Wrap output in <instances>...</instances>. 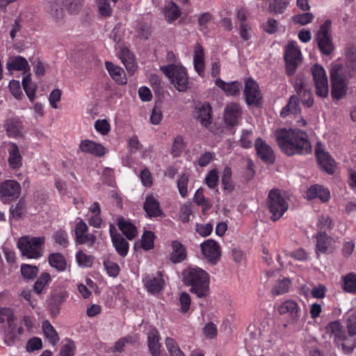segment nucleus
<instances>
[{
    "label": "nucleus",
    "mask_w": 356,
    "mask_h": 356,
    "mask_svg": "<svg viewBox=\"0 0 356 356\" xmlns=\"http://www.w3.org/2000/svg\"><path fill=\"white\" fill-rule=\"evenodd\" d=\"M316 154L318 163L321 168L328 174H333L334 172L335 162L331 156L321 149L319 145L316 146Z\"/></svg>",
    "instance_id": "nucleus-19"
},
{
    "label": "nucleus",
    "mask_w": 356,
    "mask_h": 356,
    "mask_svg": "<svg viewBox=\"0 0 356 356\" xmlns=\"http://www.w3.org/2000/svg\"><path fill=\"white\" fill-rule=\"evenodd\" d=\"M342 65L333 63L330 70L332 83L331 95L333 99H340L344 97L348 90L347 79L341 74Z\"/></svg>",
    "instance_id": "nucleus-6"
},
{
    "label": "nucleus",
    "mask_w": 356,
    "mask_h": 356,
    "mask_svg": "<svg viewBox=\"0 0 356 356\" xmlns=\"http://www.w3.org/2000/svg\"><path fill=\"white\" fill-rule=\"evenodd\" d=\"M6 126L7 134L9 137L17 138L23 136L24 126L23 122L20 119L17 118L8 119Z\"/></svg>",
    "instance_id": "nucleus-26"
},
{
    "label": "nucleus",
    "mask_w": 356,
    "mask_h": 356,
    "mask_svg": "<svg viewBox=\"0 0 356 356\" xmlns=\"http://www.w3.org/2000/svg\"><path fill=\"white\" fill-rule=\"evenodd\" d=\"M50 266L58 271H63L66 268V261L60 253H53L49 257Z\"/></svg>",
    "instance_id": "nucleus-43"
},
{
    "label": "nucleus",
    "mask_w": 356,
    "mask_h": 356,
    "mask_svg": "<svg viewBox=\"0 0 356 356\" xmlns=\"http://www.w3.org/2000/svg\"><path fill=\"white\" fill-rule=\"evenodd\" d=\"M254 148L257 156L266 163H273L275 155L271 146L261 138H257L254 142Z\"/></svg>",
    "instance_id": "nucleus-13"
},
{
    "label": "nucleus",
    "mask_w": 356,
    "mask_h": 356,
    "mask_svg": "<svg viewBox=\"0 0 356 356\" xmlns=\"http://www.w3.org/2000/svg\"><path fill=\"white\" fill-rule=\"evenodd\" d=\"M79 148L83 152L96 156H102L106 154V148L103 145L90 140H83L79 145Z\"/></svg>",
    "instance_id": "nucleus-22"
},
{
    "label": "nucleus",
    "mask_w": 356,
    "mask_h": 356,
    "mask_svg": "<svg viewBox=\"0 0 356 356\" xmlns=\"http://www.w3.org/2000/svg\"><path fill=\"white\" fill-rule=\"evenodd\" d=\"M312 73L316 87V94L321 97H326L329 92L328 80L324 68L320 65L312 67Z\"/></svg>",
    "instance_id": "nucleus-10"
},
{
    "label": "nucleus",
    "mask_w": 356,
    "mask_h": 356,
    "mask_svg": "<svg viewBox=\"0 0 356 356\" xmlns=\"http://www.w3.org/2000/svg\"><path fill=\"white\" fill-rule=\"evenodd\" d=\"M193 200L197 204L202 206L204 211L208 210L211 207L212 204L211 202L209 199L204 197L202 189L201 188L196 191Z\"/></svg>",
    "instance_id": "nucleus-48"
},
{
    "label": "nucleus",
    "mask_w": 356,
    "mask_h": 356,
    "mask_svg": "<svg viewBox=\"0 0 356 356\" xmlns=\"http://www.w3.org/2000/svg\"><path fill=\"white\" fill-rule=\"evenodd\" d=\"M301 51L296 42H290L285 49V61L286 71L289 74H293L300 61Z\"/></svg>",
    "instance_id": "nucleus-11"
},
{
    "label": "nucleus",
    "mask_w": 356,
    "mask_h": 356,
    "mask_svg": "<svg viewBox=\"0 0 356 356\" xmlns=\"http://www.w3.org/2000/svg\"><path fill=\"white\" fill-rule=\"evenodd\" d=\"M193 65L195 71L199 75H202L204 71V54L203 47L200 44L195 46Z\"/></svg>",
    "instance_id": "nucleus-32"
},
{
    "label": "nucleus",
    "mask_w": 356,
    "mask_h": 356,
    "mask_svg": "<svg viewBox=\"0 0 356 356\" xmlns=\"http://www.w3.org/2000/svg\"><path fill=\"white\" fill-rule=\"evenodd\" d=\"M306 195L309 200L318 198L323 202H327L330 197V191L318 184L312 186L308 188Z\"/></svg>",
    "instance_id": "nucleus-25"
},
{
    "label": "nucleus",
    "mask_w": 356,
    "mask_h": 356,
    "mask_svg": "<svg viewBox=\"0 0 356 356\" xmlns=\"http://www.w3.org/2000/svg\"><path fill=\"white\" fill-rule=\"evenodd\" d=\"M22 86L27 97L30 101L33 102L35 97L37 86L33 82H32L30 74L24 76L22 79Z\"/></svg>",
    "instance_id": "nucleus-45"
},
{
    "label": "nucleus",
    "mask_w": 356,
    "mask_h": 356,
    "mask_svg": "<svg viewBox=\"0 0 356 356\" xmlns=\"http://www.w3.org/2000/svg\"><path fill=\"white\" fill-rule=\"evenodd\" d=\"M42 327L45 337L52 345H55L59 340L56 330L48 321H44Z\"/></svg>",
    "instance_id": "nucleus-42"
},
{
    "label": "nucleus",
    "mask_w": 356,
    "mask_h": 356,
    "mask_svg": "<svg viewBox=\"0 0 356 356\" xmlns=\"http://www.w3.org/2000/svg\"><path fill=\"white\" fill-rule=\"evenodd\" d=\"M232 171L229 167H225L223 169L221 176V183L224 191L230 193L234 189V183L232 179Z\"/></svg>",
    "instance_id": "nucleus-40"
},
{
    "label": "nucleus",
    "mask_w": 356,
    "mask_h": 356,
    "mask_svg": "<svg viewBox=\"0 0 356 356\" xmlns=\"http://www.w3.org/2000/svg\"><path fill=\"white\" fill-rule=\"evenodd\" d=\"M266 206L271 214L270 220L277 221L283 216L289 209V203L286 197L279 189H272L269 191Z\"/></svg>",
    "instance_id": "nucleus-3"
},
{
    "label": "nucleus",
    "mask_w": 356,
    "mask_h": 356,
    "mask_svg": "<svg viewBox=\"0 0 356 356\" xmlns=\"http://www.w3.org/2000/svg\"><path fill=\"white\" fill-rule=\"evenodd\" d=\"M172 252L170 253V260L173 263H179L186 257V252L184 247L177 241L172 242Z\"/></svg>",
    "instance_id": "nucleus-33"
},
{
    "label": "nucleus",
    "mask_w": 356,
    "mask_h": 356,
    "mask_svg": "<svg viewBox=\"0 0 356 356\" xmlns=\"http://www.w3.org/2000/svg\"><path fill=\"white\" fill-rule=\"evenodd\" d=\"M318 232H324L330 230L333 227L332 220L329 216H321L317 222Z\"/></svg>",
    "instance_id": "nucleus-49"
},
{
    "label": "nucleus",
    "mask_w": 356,
    "mask_h": 356,
    "mask_svg": "<svg viewBox=\"0 0 356 356\" xmlns=\"http://www.w3.org/2000/svg\"><path fill=\"white\" fill-rule=\"evenodd\" d=\"M244 95L248 104H258L262 98L257 83L252 79L246 81Z\"/></svg>",
    "instance_id": "nucleus-16"
},
{
    "label": "nucleus",
    "mask_w": 356,
    "mask_h": 356,
    "mask_svg": "<svg viewBox=\"0 0 356 356\" xmlns=\"http://www.w3.org/2000/svg\"><path fill=\"white\" fill-rule=\"evenodd\" d=\"M332 238L328 236L326 233L318 232L316 235V250L322 253L326 252L331 247Z\"/></svg>",
    "instance_id": "nucleus-39"
},
{
    "label": "nucleus",
    "mask_w": 356,
    "mask_h": 356,
    "mask_svg": "<svg viewBox=\"0 0 356 356\" xmlns=\"http://www.w3.org/2000/svg\"><path fill=\"white\" fill-rule=\"evenodd\" d=\"M201 251L205 259L212 264L220 260L221 249L220 245L212 239H208L200 245Z\"/></svg>",
    "instance_id": "nucleus-12"
},
{
    "label": "nucleus",
    "mask_w": 356,
    "mask_h": 356,
    "mask_svg": "<svg viewBox=\"0 0 356 356\" xmlns=\"http://www.w3.org/2000/svg\"><path fill=\"white\" fill-rule=\"evenodd\" d=\"M179 302L181 305V311L184 313L187 312L190 309L191 302L190 296L186 292L181 293L179 296Z\"/></svg>",
    "instance_id": "nucleus-62"
},
{
    "label": "nucleus",
    "mask_w": 356,
    "mask_h": 356,
    "mask_svg": "<svg viewBox=\"0 0 356 356\" xmlns=\"http://www.w3.org/2000/svg\"><path fill=\"white\" fill-rule=\"evenodd\" d=\"M44 237L24 236L17 242V248L23 257L27 259H38L42 256Z\"/></svg>",
    "instance_id": "nucleus-4"
},
{
    "label": "nucleus",
    "mask_w": 356,
    "mask_h": 356,
    "mask_svg": "<svg viewBox=\"0 0 356 356\" xmlns=\"http://www.w3.org/2000/svg\"><path fill=\"white\" fill-rule=\"evenodd\" d=\"M242 110L237 103L228 104L224 111V120L229 127L238 124L241 120Z\"/></svg>",
    "instance_id": "nucleus-15"
},
{
    "label": "nucleus",
    "mask_w": 356,
    "mask_h": 356,
    "mask_svg": "<svg viewBox=\"0 0 356 356\" xmlns=\"http://www.w3.org/2000/svg\"><path fill=\"white\" fill-rule=\"evenodd\" d=\"M163 13L168 22L172 23L180 16L181 11L174 2L169 1L164 7Z\"/></svg>",
    "instance_id": "nucleus-38"
},
{
    "label": "nucleus",
    "mask_w": 356,
    "mask_h": 356,
    "mask_svg": "<svg viewBox=\"0 0 356 356\" xmlns=\"http://www.w3.org/2000/svg\"><path fill=\"white\" fill-rule=\"evenodd\" d=\"M183 281L186 286H191V291L199 298L205 297L209 289V275L197 267H188L183 271Z\"/></svg>",
    "instance_id": "nucleus-2"
},
{
    "label": "nucleus",
    "mask_w": 356,
    "mask_h": 356,
    "mask_svg": "<svg viewBox=\"0 0 356 356\" xmlns=\"http://www.w3.org/2000/svg\"><path fill=\"white\" fill-rule=\"evenodd\" d=\"M276 143L287 156L308 154L312 145L307 134L298 128H280L274 132Z\"/></svg>",
    "instance_id": "nucleus-1"
},
{
    "label": "nucleus",
    "mask_w": 356,
    "mask_h": 356,
    "mask_svg": "<svg viewBox=\"0 0 356 356\" xmlns=\"http://www.w3.org/2000/svg\"><path fill=\"white\" fill-rule=\"evenodd\" d=\"M291 281L289 279L286 277L279 279L273 286L272 293L275 296L284 294L289 291Z\"/></svg>",
    "instance_id": "nucleus-46"
},
{
    "label": "nucleus",
    "mask_w": 356,
    "mask_h": 356,
    "mask_svg": "<svg viewBox=\"0 0 356 356\" xmlns=\"http://www.w3.org/2000/svg\"><path fill=\"white\" fill-rule=\"evenodd\" d=\"M154 234L151 231L144 232L140 242V246L145 250H149L154 247Z\"/></svg>",
    "instance_id": "nucleus-53"
},
{
    "label": "nucleus",
    "mask_w": 356,
    "mask_h": 356,
    "mask_svg": "<svg viewBox=\"0 0 356 356\" xmlns=\"http://www.w3.org/2000/svg\"><path fill=\"white\" fill-rule=\"evenodd\" d=\"M76 260L78 265L83 267H90L93 263V257L91 255L86 254L82 250L76 252Z\"/></svg>",
    "instance_id": "nucleus-51"
},
{
    "label": "nucleus",
    "mask_w": 356,
    "mask_h": 356,
    "mask_svg": "<svg viewBox=\"0 0 356 356\" xmlns=\"http://www.w3.org/2000/svg\"><path fill=\"white\" fill-rule=\"evenodd\" d=\"M7 68L9 71H23L24 73L30 70L26 59L20 56L10 58L7 63Z\"/></svg>",
    "instance_id": "nucleus-28"
},
{
    "label": "nucleus",
    "mask_w": 356,
    "mask_h": 356,
    "mask_svg": "<svg viewBox=\"0 0 356 356\" xmlns=\"http://www.w3.org/2000/svg\"><path fill=\"white\" fill-rule=\"evenodd\" d=\"M51 276L48 273H42L38 278L34 285V291L37 293H40L45 285L50 281Z\"/></svg>",
    "instance_id": "nucleus-55"
},
{
    "label": "nucleus",
    "mask_w": 356,
    "mask_h": 356,
    "mask_svg": "<svg viewBox=\"0 0 356 356\" xmlns=\"http://www.w3.org/2000/svg\"><path fill=\"white\" fill-rule=\"evenodd\" d=\"M300 113V107L298 103V99L295 95L290 97L288 104L280 111V115L286 118L289 115H297Z\"/></svg>",
    "instance_id": "nucleus-35"
},
{
    "label": "nucleus",
    "mask_w": 356,
    "mask_h": 356,
    "mask_svg": "<svg viewBox=\"0 0 356 356\" xmlns=\"http://www.w3.org/2000/svg\"><path fill=\"white\" fill-rule=\"evenodd\" d=\"M325 330L326 333L330 334V337L333 338L337 344H339V343L344 341L348 339L343 326L338 321L328 323L325 327Z\"/></svg>",
    "instance_id": "nucleus-20"
},
{
    "label": "nucleus",
    "mask_w": 356,
    "mask_h": 356,
    "mask_svg": "<svg viewBox=\"0 0 356 356\" xmlns=\"http://www.w3.org/2000/svg\"><path fill=\"white\" fill-rule=\"evenodd\" d=\"M296 90L301 99L302 103L307 107H311L314 104V100L311 91L307 85L304 83H301L300 85L297 83Z\"/></svg>",
    "instance_id": "nucleus-34"
},
{
    "label": "nucleus",
    "mask_w": 356,
    "mask_h": 356,
    "mask_svg": "<svg viewBox=\"0 0 356 356\" xmlns=\"http://www.w3.org/2000/svg\"><path fill=\"white\" fill-rule=\"evenodd\" d=\"M189 176L187 174H183L177 181V188L179 194L182 197H186L188 194V184Z\"/></svg>",
    "instance_id": "nucleus-56"
},
{
    "label": "nucleus",
    "mask_w": 356,
    "mask_h": 356,
    "mask_svg": "<svg viewBox=\"0 0 356 356\" xmlns=\"http://www.w3.org/2000/svg\"><path fill=\"white\" fill-rule=\"evenodd\" d=\"M211 108L209 104L204 103L197 108L195 116L197 120L204 127L211 124Z\"/></svg>",
    "instance_id": "nucleus-29"
},
{
    "label": "nucleus",
    "mask_w": 356,
    "mask_h": 356,
    "mask_svg": "<svg viewBox=\"0 0 356 356\" xmlns=\"http://www.w3.org/2000/svg\"><path fill=\"white\" fill-rule=\"evenodd\" d=\"M26 209V202L24 199H20L19 202L13 205L10 211L12 216L15 218H20L22 217Z\"/></svg>",
    "instance_id": "nucleus-52"
},
{
    "label": "nucleus",
    "mask_w": 356,
    "mask_h": 356,
    "mask_svg": "<svg viewBox=\"0 0 356 356\" xmlns=\"http://www.w3.org/2000/svg\"><path fill=\"white\" fill-rule=\"evenodd\" d=\"M185 148L184 139L181 136H177L175 138L172 147V153L175 156H179Z\"/></svg>",
    "instance_id": "nucleus-58"
},
{
    "label": "nucleus",
    "mask_w": 356,
    "mask_h": 356,
    "mask_svg": "<svg viewBox=\"0 0 356 356\" xmlns=\"http://www.w3.org/2000/svg\"><path fill=\"white\" fill-rule=\"evenodd\" d=\"M117 54L124 65L129 73L133 74L137 70V65L134 55L129 49L121 44H118L116 47Z\"/></svg>",
    "instance_id": "nucleus-17"
},
{
    "label": "nucleus",
    "mask_w": 356,
    "mask_h": 356,
    "mask_svg": "<svg viewBox=\"0 0 356 356\" xmlns=\"http://www.w3.org/2000/svg\"><path fill=\"white\" fill-rule=\"evenodd\" d=\"M60 0H47L45 5L47 12L57 22L64 17V11L60 6Z\"/></svg>",
    "instance_id": "nucleus-27"
},
{
    "label": "nucleus",
    "mask_w": 356,
    "mask_h": 356,
    "mask_svg": "<svg viewBox=\"0 0 356 356\" xmlns=\"http://www.w3.org/2000/svg\"><path fill=\"white\" fill-rule=\"evenodd\" d=\"M113 245L116 252L122 257L127 255L129 251V243L122 235L113 236Z\"/></svg>",
    "instance_id": "nucleus-37"
},
{
    "label": "nucleus",
    "mask_w": 356,
    "mask_h": 356,
    "mask_svg": "<svg viewBox=\"0 0 356 356\" xmlns=\"http://www.w3.org/2000/svg\"><path fill=\"white\" fill-rule=\"evenodd\" d=\"M314 19V15L310 13L296 15L293 17V22L301 25H306L310 23Z\"/></svg>",
    "instance_id": "nucleus-60"
},
{
    "label": "nucleus",
    "mask_w": 356,
    "mask_h": 356,
    "mask_svg": "<svg viewBox=\"0 0 356 356\" xmlns=\"http://www.w3.org/2000/svg\"><path fill=\"white\" fill-rule=\"evenodd\" d=\"M0 330L6 336V340L11 343L21 333L17 327L11 312L6 308L0 309Z\"/></svg>",
    "instance_id": "nucleus-8"
},
{
    "label": "nucleus",
    "mask_w": 356,
    "mask_h": 356,
    "mask_svg": "<svg viewBox=\"0 0 356 356\" xmlns=\"http://www.w3.org/2000/svg\"><path fill=\"white\" fill-rule=\"evenodd\" d=\"M21 191V185L15 180L7 179L0 184V199L3 203H10L17 200Z\"/></svg>",
    "instance_id": "nucleus-9"
},
{
    "label": "nucleus",
    "mask_w": 356,
    "mask_h": 356,
    "mask_svg": "<svg viewBox=\"0 0 356 356\" xmlns=\"http://www.w3.org/2000/svg\"><path fill=\"white\" fill-rule=\"evenodd\" d=\"M99 14L104 17H108L112 13L113 6L118 0H95Z\"/></svg>",
    "instance_id": "nucleus-41"
},
{
    "label": "nucleus",
    "mask_w": 356,
    "mask_h": 356,
    "mask_svg": "<svg viewBox=\"0 0 356 356\" xmlns=\"http://www.w3.org/2000/svg\"><path fill=\"white\" fill-rule=\"evenodd\" d=\"M161 70L168 76L175 88L179 92H184L188 87V76L186 69L179 65L170 64L161 66Z\"/></svg>",
    "instance_id": "nucleus-5"
},
{
    "label": "nucleus",
    "mask_w": 356,
    "mask_h": 356,
    "mask_svg": "<svg viewBox=\"0 0 356 356\" xmlns=\"http://www.w3.org/2000/svg\"><path fill=\"white\" fill-rule=\"evenodd\" d=\"M118 227L129 240H132L137 235V229L135 225L124 218L119 220Z\"/></svg>",
    "instance_id": "nucleus-36"
},
{
    "label": "nucleus",
    "mask_w": 356,
    "mask_h": 356,
    "mask_svg": "<svg viewBox=\"0 0 356 356\" xmlns=\"http://www.w3.org/2000/svg\"><path fill=\"white\" fill-rule=\"evenodd\" d=\"M83 0H67L65 7L72 14L77 13L81 9Z\"/></svg>",
    "instance_id": "nucleus-59"
},
{
    "label": "nucleus",
    "mask_w": 356,
    "mask_h": 356,
    "mask_svg": "<svg viewBox=\"0 0 356 356\" xmlns=\"http://www.w3.org/2000/svg\"><path fill=\"white\" fill-rule=\"evenodd\" d=\"M75 344L72 341H68L60 350V356H74Z\"/></svg>",
    "instance_id": "nucleus-64"
},
{
    "label": "nucleus",
    "mask_w": 356,
    "mask_h": 356,
    "mask_svg": "<svg viewBox=\"0 0 356 356\" xmlns=\"http://www.w3.org/2000/svg\"><path fill=\"white\" fill-rule=\"evenodd\" d=\"M87 231L88 226L83 220H80L79 222H77L74 228L75 238L76 243L81 238L83 234L87 232Z\"/></svg>",
    "instance_id": "nucleus-61"
},
{
    "label": "nucleus",
    "mask_w": 356,
    "mask_h": 356,
    "mask_svg": "<svg viewBox=\"0 0 356 356\" xmlns=\"http://www.w3.org/2000/svg\"><path fill=\"white\" fill-rule=\"evenodd\" d=\"M105 66L112 79L119 85H125L127 83L126 74L124 70L113 63L106 61Z\"/></svg>",
    "instance_id": "nucleus-23"
},
{
    "label": "nucleus",
    "mask_w": 356,
    "mask_h": 356,
    "mask_svg": "<svg viewBox=\"0 0 356 356\" xmlns=\"http://www.w3.org/2000/svg\"><path fill=\"white\" fill-rule=\"evenodd\" d=\"M291 0H272L269 4L270 13L274 14L283 13L288 7Z\"/></svg>",
    "instance_id": "nucleus-47"
},
{
    "label": "nucleus",
    "mask_w": 356,
    "mask_h": 356,
    "mask_svg": "<svg viewBox=\"0 0 356 356\" xmlns=\"http://www.w3.org/2000/svg\"><path fill=\"white\" fill-rule=\"evenodd\" d=\"M331 22L326 20L321 26L320 29L315 35V41L316 42L320 51L322 54L328 56L331 54L334 46L332 43V39L330 34Z\"/></svg>",
    "instance_id": "nucleus-7"
},
{
    "label": "nucleus",
    "mask_w": 356,
    "mask_h": 356,
    "mask_svg": "<svg viewBox=\"0 0 356 356\" xmlns=\"http://www.w3.org/2000/svg\"><path fill=\"white\" fill-rule=\"evenodd\" d=\"M8 151V162L10 168L13 170L20 168L22 165V156L18 146L15 143H12L10 144Z\"/></svg>",
    "instance_id": "nucleus-24"
},
{
    "label": "nucleus",
    "mask_w": 356,
    "mask_h": 356,
    "mask_svg": "<svg viewBox=\"0 0 356 356\" xmlns=\"http://www.w3.org/2000/svg\"><path fill=\"white\" fill-rule=\"evenodd\" d=\"M144 209L150 217L160 216L162 213L159 202L152 195L147 196L144 204Z\"/></svg>",
    "instance_id": "nucleus-30"
},
{
    "label": "nucleus",
    "mask_w": 356,
    "mask_h": 356,
    "mask_svg": "<svg viewBox=\"0 0 356 356\" xmlns=\"http://www.w3.org/2000/svg\"><path fill=\"white\" fill-rule=\"evenodd\" d=\"M21 273L25 279L33 280L36 277L38 268L35 266L23 264L21 266Z\"/></svg>",
    "instance_id": "nucleus-54"
},
{
    "label": "nucleus",
    "mask_w": 356,
    "mask_h": 356,
    "mask_svg": "<svg viewBox=\"0 0 356 356\" xmlns=\"http://www.w3.org/2000/svg\"><path fill=\"white\" fill-rule=\"evenodd\" d=\"M143 282L147 291L151 294H157L163 289L165 281L161 272L156 275H146L143 278Z\"/></svg>",
    "instance_id": "nucleus-14"
},
{
    "label": "nucleus",
    "mask_w": 356,
    "mask_h": 356,
    "mask_svg": "<svg viewBox=\"0 0 356 356\" xmlns=\"http://www.w3.org/2000/svg\"><path fill=\"white\" fill-rule=\"evenodd\" d=\"M104 266L109 276L115 277L118 275L120 267L118 264L112 261L110 257H107L104 260Z\"/></svg>",
    "instance_id": "nucleus-50"
},
{
    "label": "nucleus",
    "mask_w": 356,
    "mask_h": 356,
    "mask_svg": "<svg viewBox=\"0 0 356 356\" xmlns=\"http://www.w3.org/2000/svg\"><path fill=\"white\" fill-rule=\"evenodd\" d=\"M159 341V331L155 328L151 329L147 334V344L149 353L152 356H162Z\"/></svg>",
    "instance_id": "nucleus-21"
},
{
    "label": "nucleus",
    "mask_w": 356,
    "mask_h": 356,
    "mask_svg": "<svg viewBox=\"0 0 356 356\" xmlns=\"http://www.w3.org/2000/svg\"><path fill=\"white\" fill-rule=\"evenodd\" d=\"M218 181V174L216 169L211 170L205 178L204 182L210 188H213L217 186Z\"/></svg>",
    "instance_id": "nucleus-57"
},
{
    "label": "nucleus",
    "mask_w": 356,
    "mask_h": 356,
    "mask_svg": "<svg viewBox=\"0 0 356 356\" xmlns=\"http://www.w3.org/2000/svg\"><path fill=\"white\" fill-rule=\"evenodd\" d=\"M216 84L218 87L221 88L227 95L231 96L237 95L241 88V84L238 81L227 83L220 79H217L216 80Z\"/></svg>",
    "instance_id": "nucleus-31"
},
{
    "label": "nucleus",
    "mask_w": 356,
    "mask_h": 356,
    "mask_svg": "<svg viewBox=\"0 0 356 356\" xmlns=\"http://www.w3.org/2000/svg\"><path fill=\"white\" fill-rule=\"evenodd\" d=\"M280 314H288L290 318L293 321H297L300 317L301 309L298 304L293 300H288L283 302L278 307Z\"/></svg>",
    "instance_id": "nucleus-18"
},
{
    "label": "nucleus",
    "mask_w": 356,
    "mask_h": 356,
    "mask_svg": "<svg viewBox=\"0 0 356 356\" xmlns=\"http://www.w3.org/2000/svg\"><path fill=\"white\" fill-rule=\"evenodd\" d=\"M346 326L350 336L356 335V314H350Z\"/></svg>",
    "instance_id": "nucleus-63"
},
{
    "label": "nucleus",
    "mask_w": 356,
    "mask_h": 356,
    "mask_svg": "<svg viewBox=\"0 0 356 356\" xmlns=\"http://www.w3.org/2000/svg\"><path fill=\"white\" fill-rule=\"evenodd\" d=\"M343 289L348 293H356V273H350L342 277Z\"/></svg>",
    "instance_id": "nucleus-44"
}]
</instances>
